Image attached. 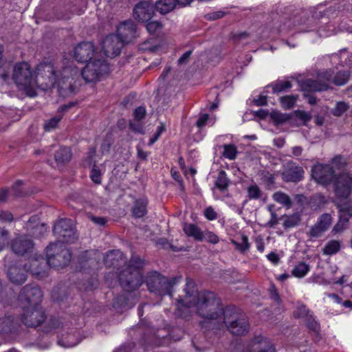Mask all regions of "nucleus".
Wrapping results in <instances>:
<instances>
[{
	"label": "nucleus",
	"mask_w": 352,
	"mask_h": 352,
	"mask_svg": "<svg viewBox=\"0 0 352 352\" xmlns=\"http://www.w3.org/2000/svg\"><path fill=\"white\" fill-rule=\"evenodd\" d=\"M36 81L38 87L47 89L57 87L58 91L63 97L72 94L76 87V80L79 77V71L71 65L64 67L60 75L56 74L54 63L52 60L41 62L36 68Z\"/></svg>",
	"instance_id": "1"
},
{
	"label": "nucleus",
	"mask_w": 352,
	"mask_h": 352,
	"mask_svg": "<svg viewBox=\"0 0 352 352\" xmlns=\"http://www.w3.org/2000/svg\"><path fill=\"white\" fill-rule=\"evenodd\" d=\"M185 296L177 300L178 309L181 315L185 316V310L192 309L200 316L209 319H216L223 314L219 301L216 299L213 293L198 292L195 288V283L191 280L186 283Z\"/></svg>",
	"instance_id": "2"
},
{
	"label": "nucleus",
	"mask_w": 352,
	"mask_h": 352,
	"mask_svg": "<svg viewBox=\"0 0 352 352\" xmlns=\"http://www.w3.org/2000/svg\"><path fill=\"white\" fill-rule=\"evenodd\" d=\"M42 292L37 286H25L21 291L19 299L23 310L22 316L24 324L30 327L40 325L45 316L43 309L39 307Z\"/></svg>",
	"instance_id": "3"
},
{
	"label": "nucleus",
	"mask_w": 352,
	"mask_h": 352,
	"mask_svg": "<svg viewBox=\"0 0 352 352\" xmlns=\"http://www.w3.org/2000/svg\"><path fill=\"white\" fill-rule=\"evenodd\" d=\"M12 80L18 89L24 91L28 96L34 97L36 95L38 82L33 77L30 65L26 62H20L13 67Z\"/></svg>",
	"instance_id": "4"
},
{
	"label": "nucleus",
	"mask_w": 352,
	"mask_h": 352,
	"mask_svg": "<svg viewBox=\"0 0 352 352\" xmlns=\"http://www.w3.org/2000/svg\"><path fill=\"white\" fill-rule=\"evenodd\" d=\"M143 262L139 258H133L130 265L119 275V280L123 289L132 291L138 289L142 283V276L140 268Z\"/></svg>",
	"instance_id": "5"
},
{
	"label": "nucleus",
	"mask_w": 352,
	"mask_h": 352,
	"mask_svg": "<svg viewBox=\"0 0 352 352\" xmlns=\"http://www.w3.org/2000/svg\"><path fill=\"white\" fill-rule=\"evenodd\" d=\"M48 265L54 268H63L67 265L71 260V253L60 242L51 243L46 250Z\"/></svg>",
	"instance_id": "6"
},
{
	"label": "nucleus",
	"mask_w": 352,
	"mask_h": 352,
	"mask_svg": "<svg viewBox=\"0 0 352 352\" xmlns=\"http://www.w3.org/2000/svg\"><path fill=\"white\" fill-rule=\"evenodd\" d=\"M109 70L106 61L99 56L87 63L81 72V75L87 82H93L100 80Z\"/></svg>",
	"instance_id": "7"
},
{
	"label": "nucleus",
	"mask_w": 352,
	"mask_h": 352,
	"mask_svg": "<svg viewBox=\"0 0 352 352\" xmlns=\"http://www.w3.org/2000/svg\"><path fill=\"white\" fill-rule=\"evenodd\" d=\"M176 283V278H168L157 272L151 273L146 279L148 289L151 292H157L160 295H171L172 288Z\"/></svg>",
	"instance_id": "8"
},
{
	"label": "nucleus",
	"mask_w": 352,
	"mask_h": 352,
	"mask_svg": "<svg viewBox=\"0 0 352 352\" xmlns=\"http://www.w3.org/2000/svg\"><path fill=\"white\" fill-rule=\"evenodd\" d=\"M336 195L340 199H346L352 192V173L344 172L340 174L334 182Z\"/></svg>",
	"instance_id": "9"
},
{
	"label": "nucleus",
	"mask_w": 352,
	"mask_h": 352,
	"mask_svg": "<svg viewBox=\"0 0 352 352\" xmlns=\"http://www.w3.org/2000/svg\"><path fill=\"white\" fill-rule=\"evenodd\" d=\"M74 58L78 62H89L101 55L96 52L95 47L91 42L79 43L74 48Z\"/></svg>",
	"instance_id": "10"
},
{
	"label": "nucleus",
	"mask_w": 352,
	"mask_h": 352,
	"mask_svg": "<svg viewBox=\"0 0 352 352\" xmlns=\"http://www.w3.org/2000/svg\"><path fill=\"white\" fill-rule=\"evenodd\" d=\"M311 172L316 182L324 186L329 184L335 177V170L328 164H316Z\"/></svg>",
	"instance_id": "11"
},
{
	"label": "nucleus",
	"mask_w": 352,
	"mask_h": 352,
	"mask_svg": "<svg viewBox=\"0 0 352 352\" xmlns=\"http://www.w3.org/2000/svg\"><path fill=\"white\" fill-rule=\"evenodd\" d=\"M54 233L65 242H72L75 239L74 224L72 220L64 219L58 221L54 227Z\"/></svg>",
	"instance_id": "12"
},
{
	"label": "nucleus",
	"mask_w": 352,
	"mask_h": 352,
	"mask_svg": "<svg viewBox=\"0 0 352 352\" xmlns=\"http://www.w3.org/2000/svg\"><path fill=\"white\" fill-rule=\"evenodd\" d=\"M122 45L123 42L118 35L111 34L103 41L102 48L107 56L113 58L120 54Z\"/></svg>",
	"instance_id": "13"
},
{
	"label": "nucleus",
	"mask_w": 352,
	"mask_h": 352,
	"mask_svg": "<svg viewBox=\"0 0 352 352\" xmlns=\"http://www.w3.org/2000/svg\"><path fill=\"white\" fill-rule=\"evenodd\" d=\"M117 32L118 36L123 43L131 42L137 36L136 25L131 20L121 23Z\"/></svg>",
	"instance_id": "14"
},
{
	"label": "nucleus",
	"mask_w": 352,
	"mask_h": 352,
	"mask_svg": "<svg viewBox=\"0 0 352 352\" xmlns=\"http://www.w3.org/2000/svg\"><path fill=\"white\" fill-rule=\"evenodd\" d=\"M153 14V6L148 2H140L133 9V16L142 22L149 21Z\"/></svg>",
	"instance_id": "15"
},
{
	"label": "nucleus",
	"mask_w": 352,
	"mask_h": 352,
	"mask_svg": "<svg viewBox=\"0 0 352 352\" xmlns=\"http://www.w3.org/2000/svg\"><path fill=\"white\" fill-rule=\"evenodd\" d=\"M332 223V218L329 214L321 215L317 223L311 227L309 236L313 238L320 236L329 228Z\"/></svg>",
	"instance_id": "16"
},
{
	"label": "nucleus",
	"mask_w": 352,
	"mask_h": 352,
	"mask_svg": "<svg viewBox=\"0 0 352 352\" xmlns=\"http://www.w3.org/2000/svg\"><path fill=\"white\" fill-rule=\"evenodd\" d=\"M248 352H274V348L267 338L256 336L250 342Z\"/></svg>",
	"instance_id": "17"
},
{
	"label": "nucleus",
	"mask_w": 352,
	"mask_h": 352,
	"mask_svg": "<svg viewBox=\"0 0 352 352\" xmlns=\"http://www.w3.org/2000/svg\"><path fill=\"white\" fill-rule=\"evenodd\" d=\"M225 323L228 326L232 333L236 335H243L248 332L249 324L245 317L234 318L229 321L227 318L225 319Z\"/></svg>",
	"instance_id": "18"
},
{
	"label": "nucleus",
	"mask_w": 352,
	"mask_h": 352,
	"mask_svg": "<svg viewBox=\"0 0 352 352\" xmlns=\"http://www.w3.org/2000/svg\"><path fill=\"white\" fill-rule=\"evenodd\" d=\"M33 246L31 240L26 236H20L16 238L12 243V250L17 254H23L30 250Z\"/></svg>",
	"instance_id": "19"
},
{
	"label": "nucleus",
	"mask_w": 352,
	"mask_h": 352,
	"mask_svg": "<svg viewBox=\"0 0 352 352\" xmlns=\"http://www.w3.org/2000/svg\"><path fill=\"white\" fill-rule=\"evenodd\" d=\"M183 230L188 236L195 241H202L204 239V232L197 225L186 223L183 226Z\"/></svg>",
	"instance_id": "20"
},
{
	"label": "nucleus",
	"mask_w": 352,
	"mask_h": 352,
	"mask_svg": "<svg viewBox=\"0 0 352 352\" xmlns=\"http://www.w3.org/2000/svg\"><path fill=\"white\" fill-rule=\"evenodd\" d=\"M296 316L299 318H305L308 322V327L316 331L318 329V324L314 320L311 314H310L309 310L305 306L300 305L298 307L297 311L295 313Z\"/></svg>",
	"instance_id": "21"
},
{
	"label": "nucleus",
	"mask_w": 352,
	"mask_h": 352,
	"mask_svg": "<svg viewBox=\"0 0 352 352\" xmlns=\"http://www.w3.org/2000/svg\"><path fill=\"white\" fill-rule=\"evenodd\" d=\"M302 89L304 91H322L329 88L327 82L320 83L317 80H306L301 84Z\"/></svg>",
	"instance_id": "22"
},
{
	"label": "nucleus",
	"mask_w": 352,
	"mask_h": 352,
	"mask_svg": "<svg viewBox=\"0 0 352 352\" xmlns=\"http://www.w3.org/2000/svg\"><path fill=\"white\" fill-rule=\"evenodd\" d=\"M304 171L300 167H295L285 170L283 173V179L286 182H296L303 177Z\"/></svg>",
	"instance_id": "23"
},
{
	"label": "nucleus",
	"mask_w": 352,
	"mask_h": 352,
	"mask_svg": "<svg viewBox=\"0 0 352 352\" xmlns=\"http://www.w3.org/2000/svg\"><path fill=\"white\" fill-rule=\"evenodd\" d=\"M3 47L0 45V82L8 83L10 80V64L3 60Z\"/></svg>",
	"instance_id": "24"
},
{
	"label": "nucleus",
	"mask_w": 352,
	"mask_h": 352,
	"mask_svg": "<svg viewBox=\"0 0 352 352\" xmlns=\"http://www.w3.org/2000/svg\"><path fill=\"white\" fill-rule=\"evenodd\" d=\"M8 276L10 280L16 284H21L26 280L23 270L16 266L11 267L9 269Z\"/></svg>",
	"instance_id": "25"
},
{
	"label": "nucleus",
	"mask_w": 352,
	"mask_h": 352,
	"mask_svg": "<svg viewBox=\"0 0 352 352\" xmlns=\"http://www.w3.org/2000/svg\"><path fill=\"white\" fill-rule=\"evenodd\" d=\"M177 5V0H157L155 7L160 13L166 14L175 9Z\"/></svg>",
	"instance_id": "26"
},
{
	"label": "nucleus",
	"mask_w": 352,
	"mask_h": 352,
	"mask_svg": "<svg viewBox=\"0 0 352 352\" xmlns=\"http://www.w3.org/2000/svg\"><path fill=\"white\" fill-rule=\"evenodd\" d=\"M342 242L339 240L328 241L322 250L324 255L331 256L337 254L341 249Z\"/></svg>",
	"instance_id": "27"
},
{
	"label": "nucleus",
	"mask_w": 352,
	"mask_h": 352,
	"mask_svg": "<svg viewBox=\"0 0 352 352\" xmlns=\"http://www.w3.org/2000/svg\"><path fill=\"white\" fill-rule=\"evenodd\" d=\"M38 220V217L34 216L30 219L27 224V229L28 230H36L33 232V234L36 236H39L41 233L45 232L47 230L45 226L43 223H40Z\"/></svg>",
	"instance_id": "28"
},
{
	"label": "nucleus",
	"mask_w": 352,
	"mask_h": 352,
	"mask_svg": "<svg viewBox=\"0 0 352 352\" xmlns=\"http://www.w3.org/2000/svg\"><path fill=\"white\" fill-rule=\"evenodd\" d=\"M56 162L59 164L69 162L72 159V151L68 147L60 148L55 153Z\"/></svg>",
	"instance_id": "29"
},
{
	"label": "nucleus",
	"mask_w": 352,
	"mask_h": 352,
	"mask_svg": "<svg viewBox=\"0 0 352 352\" xmlns=\"http://www.w3.org/2000/svg\"><path fill=\"white\" fill-rule=\"evenodd\" d=\"M310 267L305 262H300L295 265L292 271V274L296 278H302L308 273Z\"/></svg>",
	"instance_id": "30"
},
{
	"label": "nucleus",
	"mask_w": 352,
	"mask_h": 352,
	"mask_svg": "<svg viewBox=\"0 0 352 352\" xmlns=\"http://www.w3.org/2000/svg\"><path fill=\"white\" fill-rule=\"evenodd\" d=\"M41 263H44L43 258H33L31 260L30 265L27 270L30 271L32 274L35 276L43 277L45 276V272H42L39 269Z\"/></svg>",
	"instance_id": "31"
},
{
	"label": "nucleus",
	"mask_w": 352,
	"mask_h": 352,
	"mask_svg": "<svg viewBox=\"0 0 352 352\" xmlns=\"http://www.w3.org/2000/svg\"><path fill=\"white\" fill-rule=\"evenodd\" d=\"M298 99V95H287L280 97L279 100L284 109H290L294 107Z\"/></svg>",
	"instance_id": "32"
},
{
	"label": "nucleus",
	"mask_w": 352,
	"mask_h": 352,
	"mask_svg": "<svg viewBox=\"0 0 352 352\" xmlns=\"http://www.w3.org/2000/svg\"><path fill=\"white\" fill-rule=\"evenodd\" d=\"M272 197L276 202L285 206L287 208H289L292 206V203L291 199L287 194L284 192L280 191L276 192L273 195Z\"/></svg>",
	"instance_id": "33"
},
{
	"label": "nucleus",
	"mask_w": 352,
	"mask_h": 352,
	"mask_svg": "<svg viewBox=\"0 0 352 352\" xmlns=\"http://www.w3.org/2000/svg\"><path fill=\"white\" fill-rule=\"evenodd\" d=\"M146 201H137L133 208V215L138 218L143 217L146 212Z\"/></svg>",
	"instance_id": "34"
},
{
	"label": "nucleus",
	"mask_w": 352,
	"mask_h": 352,
	"mask_svg": "<svg viewBox=\"0 0 352 352\" xmlns=\"http://www.w3.org/2000/svg\"><path fill=\"white\" fill-rule=\"evenodd\" d=\"M249 199H259L263 196V192L256 184H251L247 188Z\"/></svg>",
	"instance_id": "35"
},
{
	"label": "nucleus",
	"mask_w": 352,
	"mask_h": 352,
	"mask_svg": "<svg viewBox=\"0 0 352 352\" xmlns=\"http://www.w3.org/2000/svg\"><path fill=\"white\" fill-rule=\"evenodd\" d=\"M228 185L229 179L227 177L226 172L223 170L220 171L215 182V186L221 191H223L228 188Z\"/></svg>",
	"instance_id": "36"
},
{
	"label": "nucleus",
	"mask_w": 352,
	"mask_h": 352,
	"mask_svg": "<svg viewBox=\"0 0 352 352\" xmlns=\"http://www.w3.org/2000/svg\"><path fill=\"white\" fill-rule=\"evenodd\" d=\"M231 243L235 246L236 250L241 252H245L250 249V244L248 241L247 236L242 235L241 237V241L238 242L235 240H232Z\"/></svg>",
	"instance_id": "37"
},
{
	"label": "nucleus",
	"mask_w": 352,
	"mask_h": 352,
	"mask_svg": "<svg viewBox=\"0 0 352 352\" xmlns=\"http://www.w3.org/2000/svg\"><path fill=\"white\" fill-rule=\"evenodd\" d=\"M78 343L74 335L68 334L58 340V344L65 348L73 347Z\"/></svg>",
	"instance_id": "38"
},
{
	"label": "nucleus",
	"mask_w": 352,
	"mask_h": 352,
	"mask_svg": "<svg viewBox=\"0 0 352 352\" xmlns=\"http://www.w3.org/2000/svg\"><path fill=\"white\" fill-rule=\"evenodd\" d=\"M270 118L276 124H278L287 121L290 118V115L283 113L278 111H273L270 113Z\"/></svg>",
	"instance_id": "39"
},
{
	"label": "nucleus",
	"mask_w": 352,
	"mask_h": 352,
	"mask_svg": "<svg viewBox=\"0 0 352 352\" xmlns=\"http://www.w3.org/2000/svg\"><path fill=\"white\" fill-rule=\"evenodd\" d=\"M122 256V253L120 250H112L107 253L106 258L104 259V262L107 265H114L118 260H116V258H121Z\"/></svg>",
	"instance_id": "40"
},
{
	"label": "nucleus",
	"mask_w": 352,
	"mask_h": 352,
	"mask_svg": "<svg viewBox=\"0 0 352 352\" xmlns=\"http://www.w3.org/2000/svg\"><path fill=\"white\" fill-rule=\"evenodd\" d=\"M237 149L233 144H226L223 146V155L229 160H234L236 157Z\"/></svg>",
	"instance_id": "41"
},
{
	"label": "nucleus",
	"mask_w": 352,
	"mask_h": 352,
	"mask_svg": "<svg viewBox=\"0 0 352 352\" xmlns=\"http://www.w3.org/2000/svg\"><path fill=\"white\" fill-rule=\"evenodd\" d=\"M61 120L60 116H56L54 118L50 119L49 120L46 121L44 124V129L45 131H51L56 129L58 126V124Z\"/></svg>",
	"instance_id": "42"
},
{
	"label": "nucleus",
	"mask_w": 352,
	"mask_h": 352,
	"mask_svg": "<svg viewBox=\"0 0 352 352\" xmlns=\"http://www.w3.org/2000/svg\"><path fill=\"white\" fill-rule=\"evenodd\" d=\"M347 214V210H342L340 214V221L333 227V232L335 233L340 232L344 230V224L348 221V219L344 217Z\"/></svg>",
	"instance_id": "43"
},
{
	"label": "nucleus",
	"mask_w": 352,
	"mask_h": 352,
	"mask_svg": "<svg viewBox=\"0 0 352 352\" xmlns=\"http://www.w3.org/2000/svg\"><path fill=\"white\" fill-rule=\"evenodd\" d=\"M349 79V74L347 72H340L334 77L333 82L336 85H344Z\"/></svg>",
	"instance_id": "44"
},
{
	"label": "nucleus",
	"mask_w": 352,
	"mask_h": 352,
	"mask_svg": "<svg viewBox=\"0 0 352 352\" xmlns=\"http://www.w3.org/2000/svg\"><path fill=\"white\" fill-rule=\"evenodd\" d=\"M346 160L344 157L338 156L334 157L332 160L331 164H329L330 166L333 167V170L336 171V170H341L346 166Z\"/></svg>",
	"instance_id": "45"
},
{
	"label": "nucleus",
	"mask_w": 352,
	"mask_h": 352,
	"mask_svg": "<svg viewBox=\"0 0 352 352\" xmlns=\"http://www.w3.org/2000/svg\"><path fill=\"white\" fill-rule=\"evenodd\" d=\"M90 178L95 184H100L102 182L101 171L96 166L91 170Z\"/></svg>",
	"instance_id": "46"
},
{
	"label": "nucleus",
	"mask_w": 352,
	"mask_h": 352,
	"mask_svg": "<svg viewBox=\"0 0 352 352\" xmlns=\"http://www.w3.org/2000/svg\"><path fill=\"white\" fill-rule=\"evenodd\" d=\"M292 87L291 82L289 81H283L276 83L273 85V92L278 93L283 91Z\"/></svg>",
	"instance_id": "47"
},
{
	"label": "nucleus",
	"mask_w": 352,
	"mask_h": 352,
	"mask_svg": "<svg viewBox=\"0 0 352 352\" xmlns=\"http://www.w3.org/2000/svg\"><path fill=\"white\" fill-rule=\"evenodd\" d=\"M162 25L156 21H150L146 24V29L150 34H155L162 29Z\"/></svg>",
	"instance_id": "48"
},
{
	"label": "nucleus",
	"mask_w": 352,
	"mask_h": 352,
	"mask_svg": "<svg viewBox=\"0 0 352 352\" xmlns=\"http://www.w3.org/2000/svg\"><path fill=\"white\" fill-rule=\"evenodd\" d=\"M348 108L349 105L346 102H339L336 104V106L333 111V113L336 116H341L348 109Z\"/></svg>",
	"instance_id": "49"
},
{
	"label": "nucleus",
	"mask_w": 352,
	"mask_h": 352,
	"mask_svg": "<svg viewBox=\"0 0 352 352\" xmlns=\"http://www.w3.org/2000/svg\"><path fill=\"white\" fill-rule=\"evenodd\" d=\"M166 130L165 126L164 124H161L160 126H157V131L155 132L154 136L151 138L148 142V145L151 146L153 145L160 138L161 134Z\"/></svg>",
	"instance_id": "50"
},
{
	"label": "nucleus",
	"mask_w": 352,
	"mask_h": 352,
	"mask_svg": "<svg viewBox=\"0 0 352 352\" xmlns=\"http://www.w3.org/2000/svg\"><path fill=\"white\" fill-rule=\"evenodd\" d=\"M204 233V239L209 243H211L212 244H217L219 241V239L217 234L214 233L206 231Z\"/></svg>",
	"instance_id": "51"
},
{
	"label": "nucleus",
	"mask_w": 352,
	"mask_h": 352,
	"mask_svg": "<svg viewBox=\"0 0 352 352\" xmlns=\"http://www.w3.org/2000/svg\"><path fill=\"white\" fill-rule=\"evenodd\" d=\"M8 232L0 228V252L3 249L8 241Z\"/></svg>",
	"instance_id": "52"
},
{
	"label": "nucleus",
	"mask_w": 352,
	"mask_h": 352,
	"mask_svg": "<svg viewBox=\"0 0 352 352\" xmlns=\"http://www.w3.org/2000/svg\"><path fill=\"white\" fill-rule=\"evenodd\" d=\"M0 220L2 222H11L13 220V215L8 211H1L0 213Z\"/></svg>",
	"instance_id": "53"
},
{
	"label": "nucleus",
	"mask_w": 352,
	"mask_h": 352,
	"mask_svg": "<svg viewBox=\"0 0 352 352\" xmlns=\"http://www.w3.org/2000/svg\"><path fill=\"white\" fill-rule=\"evenodd\" d=\"M205 217L208 220H214L217 218V214L212 207H208L204 212Z\"/></svg>",
	"instance_id": "54"
},
{
	"label": "nucleus",
	"mask_w": 352,
	"mask_h": 352,
	"mask_svg": "<svg viewBox=\"0 0 352 352\" xmlns=\"http://www.w3.org/2000/svg\"><path fill=\"white\" fill-rule=\"evenodd\" d=\"M146 113V110L144 107H140L135 109L134 111V117L136 120H142Z\"/></svg>",
	"instance_id": "55"
},
{
	"label": "nucleus",
	"mask_w": 352,
	"mask_h": 352,
	"mask_svg": "<svg viewBox=\"0 0 352 352\" xmlns=\"http://www.w3.org/2000/svg\"><path fill=\"white\" fill-rule=\"evenodd\" d=\"M296 117L301 119L304 122L309 121L311 119V116L309 113L303 111H296L294 112Z\"/></svg>",
	"instance_id": "56"
},
{
	"label": "nucleus",
	"mask_w": 352,
	"mask_h": 352,
	"mask_svg": "<svg viewBox=\"0 0 352 352\" xmlns=\"http://www.w3.org/2000/svg\"><path fill=\"white\" fill-rule=\"evenodd\" d=\"M267 258L274 265H277L280 261L279 256L274 252H272L270 254H268L267 255Z\"/></svg>",
	"instance_id": "57"
},
{
	"label": "nucleus",
	"mask_w": 352,
	"mask_h": 352,
	"mask_svg": "<svg viewBox=\"0 0 352 352\" xmlns=\"http://www.w3.org/2000/svg\"><path fill=\"white\" fill-rule=\"evenodd\" d=\"M10 327V319L8 318H0V331H6Z\"/></svg>",
	"instance_id": "58"
},
{
	"label": "nucleus",
	"mask_w": 352,
	"mask_h": 352,
	"mask_svg": "<svg viewBox=\"0 0 352 352\" xmlns=\"http://www.w3.org/2000/svg\"><path fill=\"white\" fill-rule=\"evenodd\" d=\"M171 175H172L173 177L175 179V180H176L177 182H179V184L180 185V187H181V189L184 190V184L182 183V177L180 176V175L179 174V173H177V171L174 170L173 169H172L171 170Z\"/></svg>",
	"instance_id": "59"
},
{
	"label": "nucleus",
	"mask_w": 352,
	"mask_h": 352,
	"mask_svg": "<svg viewBox=\"0 0 352 352\" xmlns=\"http://www.w3.org/2000/svg\"><path fill=\"white\" fill-rule=\"evenodd\" d=\"M208 120V114H202L199 118V119L197 122V125L199 127H202L206 124Z\"/></svg>",
	"instance_id": "60"
},
{
	"label": "nucleus",
	"mask_w": 352,
	"mask_h": 352,
	"mask_svg": "<svg viewBox=\"0 0 352 352\" xmlns=\"http://www.w3.org/2000/svg\"><path fill=\"white\" fill-rule=\"evenodd\" d=\"M191 54H192L191 51H188V52H185L182 56V57L178 60L179 64L182 65V64L186 63L188 61V60L189 59Z\"/></svg>",
	"instance_id": "61"
},
{
	"label": "nucleus",
	"mask_w": 352,
	"mask_h": 352,
	"mask_svg": "<svg viewBox=\"0 0 352 352\" xmlns=\"http://www.w3.org/2000/svg\"><path fill=\"white\" fill-rule=\"evenodd\" d=\"M91 219L95 223L100 225V226H103V225H104L106 223V219L104 218H103V217H91Z\"/></svg>",
	"instance_id": "62"
},
{
	"label": "nucleus",
	"mask_w": 352,
	"mask_h": 352,
	"mask_svg": "<svg viewBox=\"0 0 352 352\" xmlns=\"http://www.w3.org/2000/svg\"><path fill=\"white\" fill-rule=\"evenodd\" d=\"M255 102L258 106L265 105L267 104V97L265 96H259L258 98L255 99Z\"/></svg>",
	"instance_id": "63"
},
{
	"label": "nucleus",
	"mask_w": 352,
	"mask_h": 352,
	"mask_svg": "<svg viewBox=\"0 0 352 352\" xmlns=\"http://www.w3.org/2000/svg\"><path fill=\"white\" fill-rule=\"evenodd\" d=\"M256 245L257 250L259 252H263L264 251L265 245H264V243H263V240L261 239H257L256 240Z\"/></svg>",
	"instance_id": "64"
}]
</instances>
